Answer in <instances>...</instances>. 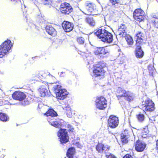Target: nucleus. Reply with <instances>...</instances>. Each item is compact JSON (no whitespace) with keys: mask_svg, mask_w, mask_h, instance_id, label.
I'll return each mask as SVG.
<instances>
[{"mask_svg":"<svg viewBox=\"0 0 158 158\" xmlns=\"http://www.w3.org/2000/svg\"><path fill=\"white\" fill-rule=\"evenodd\" d=\"M134 97L133 93L128 91L124 98L128 102H131L134 100Z\"/></svg>","mask_w":158,"mask_h":158,"instance_id":"nucleus-26","label":"nucleus"},{"mask_svg":"<svg viewBox=\"0 0 158 158\" xmlns=\"http://www.w3.org/2000/svg\"><path fill=\"white\" fill-rule=\"evenodd\" d=\"M57 135L62 145H64L69 141V138L66 129L60 128L57 133Z\"/></svg>","mask_w":158,"mask_h":158,"instance_id":"nucleus-5","label":"nucleus"},{"mask_svg":"<svg viewBox=\"0 0 158 158\" xmlns=\"http://www.w3.org/2000/svg\"><path fill=\"white\" fill-rule=\"evenodd\" d=\"M48 86V84H45L44 85H41L39 89V92L41 97H45L49 95V92L47 89Z\"/></svg>","mask_w":158,"mask_h":158,"instance_id":"nucleus-20","label":"nucleus"},{"mask_svg":"<svg viewBox=\"0 0 158 158\" xmlns=\"http://www.w3.org/2000/svg\"><path fill=\"white\" fill-rule=\"evenodd\" d=\"M146 147V144L141 142L139 140L136 141L135 145V150L139 152L143 151Z\"/></svg>","mask_w":158,"mask_h":158,"instance_id":"nucleus-19","label":"nucleus"},{"mask_svg":"<svg viewBox=\"0 0 158 158\" xmlns=\"http://www.w3.org/2000/svg\"><path fill=\"white\" fill-rule=\"evenodd\" d=\"M108 53L105 47H97L94 52L95 55L100 56L102 58H104V55Z\"/></svg>","mask_w":158,"mask_h":158,"instance_id":"nucleus-16","label":"nucleus"},{"mask_svg":"<svg viewBox=\"0 0 158 158\" xmlns=\"http://www.w3.org/2000/svg\"><path fill=\"white\" fill-rule=\"evenodd\" d=\"M128 91L124 89L118 87L116 92V95L118 100H120L122 97H124Z\"/></svg>","mask_w":158,"mask_h":158,"instance_id":"nucleus-23","label":"nucleus"},{"mask_svg":"<svg viewBox=\"0 0 158 158\" xmlns=\"http://www.w3.org/2000/svg\"><path fill=\"white\" fill-rule=\"evenodd\" d=\"M59 9L60 13L65 15H69L73 11V10L70 4L65 2L60 4Z\"/></svg>","mask_w":158,"mask_h":158,"instance_id":"nucleus-9","label":"nucleus"},{"mask_svg":"<svg viewBox=\"0 0 158 158\" xmlns=\"http://www.w3.org/2000/svg\"><path fill=\"white\" fill-rule=\"evenodd\" d=\"M107 158H116L115 156L113 155L110 154L109 155L107 156Z\"/></svg>","mask_w":158,"mask_h":158,"instance_id":"nucleus-42","label":"nucleus"},{"mask_svg":"<svg viewBox=\"0 0 158 158\" xmlns=\"http://www.w3.org/2000/svg\"><path fill=\"white\" fill-rule=\"evenodd\" d=\"M120 139L123 144H124L128 143V138L127 134L125 133H122L121 134Z\"/></svg>","mask_w":158,"mask_h":158,"instance_id":"nucleus-28","label":"nucleus"},{"mask_svg":"<svg viewBox=\"0 0 158 158\" xmlns=\"http://www.w3.org/2000/svg\"><path fill=\"white\" fill-rule=\"evenodd\" d=\"M79 143V142H77V143H76V144H77V143Z\"/></svg>","mask_w":158,"mask_h":158,"instance_id":"nucleus-46","label":"nucleus"},{"mask_svg":"<svg viewBox=\"0 0 158 158\" xmlns=\"http://www.w3.org/2000/svg\"><path fill=\"white\" fill-rule=\"evenodd\" d=\"M155 105L150 98L143 101L141 105V109L145 112H152L155 109Z\"/></svg>","mask_w":158,"mask_h":158,"instance_id":"nucleus-7","label":"nucleus"},{"mask_svg":"<svg viewBox=\"0 0 158 158\" xmlns=\"http://www.w3.org/2000/svg\"><path fill=\"white\" fill-rule=\"evenodd\" d=\"M123 158H133L132 156L130 154H127L123 157Z\"/></svg>","mask_w":158,"mask_h":158,"instance_id":"nucleus-41","label":"nucleus"},{"mask_svg":"<svg viewBox=\"0 0 158 158\" xmlns=\"http://www.w3.org/2000/svg\"><path fill=\"white\" fill-rule=\"evenodd\" d=\"M135 44L143 45L144 43L143 40L144 38V34L141 31H138L135 34Z\"/></svg>","mask_w":158,"mask_h":158,"instance_id":"nucleus-13","label":"nucleus"},{"mask_svg":"<svg viewBox=\"0 0 158 158\" xmlns=\"http://www.w3.org/2000/svg\"><path fill=\"white\" fill-rule=\"evenodd\" d=\"M119 120L118 117L112 114L110 115L107 121V126L111 129L117 127L119 124Z\"/></svg>","mask_w":158,"mask_h":158,"instance_id":"nucleus-11","label":"nucleus"},{"mask_svg":"<svg viewBox=\"0 0 158 158\" xmlns=\"http://www.w3.org/2000/svg\"><path fill=\"white\" fill-rule=\"evenodd\" d=\"M41 1L44 5L51 4L52 2V0H41Z\"/></svg>","mask_w":158,"mask_h":158,"instance_id":"nucleus-39","label":"nucleus"},{"mask_svg":"<svg viewBox=\"0 0 158 158\" xmlns=\"http://www.w3.org/2000/svg\"><path fill=\"white\" fill-rule=\"evenodd\" d=\"M85 6L89 14L90 15H94V12L96 7L95 4L93 2L88 1L85 2Z\"/></svg>","mask_w":158,"mask_h":158,"instance_id":"nucleus-15","label":"nucleus"},{"mask_svg":"<svg viewBox=\"0 0 158 158\" xmlns=\"http://www.w3.org/2000/svg\"><path fill=\"white\" fill-rule=\"evenodd\" d=\"M44 115L47 117H50L48 118H54V117L57 116V113L53 109L49 108L48 111L44 114Z\"/></svg>","mask_w":158,"mask_h":158,"instance_id":"nucleus-25","label":"nucleus"},{"mask_svg":"<svg viewBox=\"0 0 158 158\" xmlns=\"http://www.w3.org/2000/svg\"><path fill=\"white\" fill-rule=\"evenodd\" d=\"M77 41L79 44H83L84 43L85 40L83 37H79L77 38Z\"/></svg>","mask_w":158,"mask_h":158,"instance_id":"nucleus-38","label":"nucleus"},{"mask_svg":"<svg viewBox=\"0 0 158 158\" xmlns=\"http://www.w3.org/2000/svg\"><path fill=\"white\" fill-rule=\"evenodd\" d=\"M125 39L129 45H132L134 42L133 39L132 37L129 34H126L125 35Z\"/></svg>","mask_w":158,"mask_h":158,"instance_id":"nucleus-33","label":"nucleus"},{"mask_svg":"<svg viewBox=\"0 0 158 158\" xmlns=\"http://www.w3.org/2000/svg\"><path fill=\"white\" fill-rule=\"evenodd\" d=\"M106 66L104 63L99 62L93 65V73L95 77L103 78L105 77L106 71L105 69Z\"/></svg>","mask_w":158,"mask_h":158,"instance_id":"nucleus-2","label":"nucleus"},{"mask_svg":"<svg viewBox=\"0 0 158 158\" xmlns=\"http://www.w3.org/2000/svg\"><path fill=\"white\" fill-rule=\"evenodd\" d=\"M46 31L49 35L52 36H55L57 35V31L52 26H47L46 27Z\"/></svg>","mask_w":158,"mask_h":158,"instance_id":"nucleus-24","label":"nucleus"},{"mask_svg":"<svg viewBox=\"0 0 158 158\" xmlns=\"http://www.w3.org/2000/svg\"><path fill=\"white\" fill-rule=\"evenodd\" d=\"M113 7L115 8H119L120 7V0H109Z\"/></svg>","mask_w":158,"mask_h":158,"instance_id":"nucleus-30","label":"nucleus"},{"mask_svg":"<svg viewBox=\"0 0 158 158\" xmlns=\"http://www.w3.org/2000/svg\"><path fill=\"white\" fill-rule=\"evenodd\" d=\"M85 20L86 22L91 27H94L96 24L94 19L92 17H88L86 18Z\"/></svg>","mask_w":158,"mask_h":158,"instance_id":"nucleus-27","label":"nucleus"},{"mask_svg":"<svg viewBox=\"0 0 158 158\" xmlns=\"http://www.w3.org/2000/svg\"><path fill=\"white\" fill-rule=\"evenodd\" d=\"M149 131L147 127H145L143 128L141 132V136L144 138H145L147 136V135L149 133Z\"/></svg>","mask_w":158,"mask_h":158,"instance_id":"nucleus-35","label":"nucleus"},{"mask_svg":"<svg viewBox=\"0 0 158 158\" xmlns=\"http://www.w3.org/2000/svg\"><path fill=\"white\" fill-rule=\"evenodd\" d=\"M155 149L158 153V139L156 140Z\"/></svg>","mask_w":158,"mask_h":158,"instance_id":"nucleus-43","label":"nucleus"},{"mask_svg":"<svg viewBox=\"0 0 158 158\" xmlns=\"http://www.w3.org/2000/svg\"><path fill=\"white\" fill-rule=\"evenodd\" d=\"M133 17L135 20L139 23L144 22L146 18L144 12L140 8L136 9L134 10Z\"/></svg>","mask_w":158,"mask_h":158,"instance_id":"nucleus-10","label":"nucleus"},{"mask_svg":"<svg viewBox=\"0 0 158 158\" xmlns=\"http://www.w3.org/2000/svg\"><path fill=\"white\" fill-rule=\"evenodd\" d=\"M62 26L64 31L66 32L71 31L74 28L73 24L67 21H64L62 23Z\"/></svg>","mask_w":158,"mask_h":158,"instance_id":"nucleus-14","label":"nucleus"},{"mask_svg":"<svg viewBox=\"0 0 158 158\" xmlns=\"http://www.w3.org/2000/svg\"><path fill=\"white\" fill-rule=\"evenodd\" d=\"M143 45L135 44V55L138 58H142L144 55V52L142 49Z\"/></svg>","mask_w":158,"mask_h":158,"instance_id":"nucleus-18","label":"nucleus"},{"mask_svg":"<svg viewBox=\"0 0 158 158\" xmlns=\"http://www.w3.org/2000/svg\"><path fill=\"white\" fill-rule=\"evenodd\" d=\"M48 121L50 125L57 128L60 127L62 125L59 120L55 118H48Z\"/></svg>","mask_w":158,"mask_h":158,"instance_id":"nucleus-21","label":"nucleus"},{"mask_svg":"<svg viewBox=\"0 0 158 158\" xmlns=\"http://www.w3.org/2000/svg\"><path fill=\"white\" fill-rule=\"evenodd\" d=\"M12 46L11 41L7 40L0 45V58H2L7 55Z\"/></svg>","mask_w":158,"mask_h":158,"instance_id":"nucleus-4","label":"nucleus"},{"mask_svg":"<svg viewBox=\"0 0 158 158\" xmlns=\"http://www.w3.org/2000/svg\"><path fill=\"white\" fill-rule=\"evenodd\" d=\"M157 2H158V0H156Z\"/></svg>","mask_w":158,"mask_h":158,"instance_id":"nucleus-47","label":"nucleus"},{"mask_svg":"<svg viewBox=\"0 0 158 158\" xmlns=\"http://www.w3.org/2000/svg\"><path fill=\"white\" fill-rule=\"evenodd\" d=\"M4 156L3 155H1V156H0V158H3Z\"/></svg>","mask_w":158,"mask_h":158,"instance_id":"nucleus-44","label":"nucleus"},{"mask_svg":"<svg viewBox=\"0 0 158 158\" xmlns=\"http://www.w3.org/2000/svg\"><path fill=\"white\" fill-rule=\"evenodd\" d=\"M127 29V27L124 24H121L118 30L119 35H123Z\"/></svg>","mask_w":158,"mask_h":158,"instance_id":"nucleus-31","label":"nucleus"},{"mask_svg":"<svg viewBox=\"0 0 158 158\" xmlns=\"http://www.w3.org/2000/svg\"><path fill=\"white\" fill-rule=\"evenodd\" d=\"M150 23L154 27L158 29V17H153L150 19Z\"/></svg>","mask_w":158,"mask_h":158,"instance_id":"nucleus-29","label":"nucleus"},{"mask_svg":"<svg viewBox=\"0 0 158 158\" xmlns=\"http://www.w3.org/2000/svg\"><path fill=\"white\" fill-rule=\"evenodd\" d=\"M66 127L68 129V131L69 133H73L75 132L74 128L71 125L69 124H66Z\"/></svg>","mask_w":158,"mask_h":158,"instance_id":"nucleus-36","label":"nucleus"},{"mask_svg":"<svg viewBox=\"0 0 158 158\" xmlns=\"http://www.w3.org/2000/svg\"><path fill=\"white\" fill-rule=\"evenodd\" d=\"M12 46L11 41L7 40L0 45V58H2L7 55Z\"/></svg>","mask_w":158,"mask_h":158,"instance_id":"nucleus-3","label":"nucleus"},{"mask_svg":"<svg viewBox=\"0 0 158 158\" xmlns=\"http://www.w3.org/2000/svg\"><path fill=\"white\" fill-rule=\"evenodd\" d=\"M95 103L96 108L99 110H104L107 106V100L104 97L102 96L96 97Z\"/></svg>","mask_w":158,"mask_h":158,"instance_id":"nucleus-6","label":"nucleus"},{"mask_svg":"<svg viewBox=\"0 0 158 158\" xmlns=\"http://www.w3.org/2000/svg\"><path fill=\"white\" fill-rule=\"evenodd\" d=\"M11 1L17 2L18 1H19L20 0H10Z\"/></svg>","mask_w":158,"mask_h":158,"instance_id":"nucleus-45","label":"nucleus"},{"mask_svg":"<svg viewBox=\"0 0 158 158\" xmlns=\"http://www.w3.org/2000/svg\"><path fill=\"white\" fill-rule=\"evenodd\" d=\"M12 96L14 99L19 101H23L26 97V95L20 91H15L12 94Z\"/></svg>","mask_w":158,"mask_h":158,"instance_id":"nucleus-12","label":"nucleus"},{"mask_svg":"<svg viewBox=\"0 0 158 158\" xmlns=\"http://www.w3.org/2000/svg\"><path fill=\"white\" fill-rule=\"evenodd\" d=\"M95 35L102 42L110 43L113 41L112 34L104 28L98 29L94 32Z\"/></svg>","mask_w":158,"mask_h":158,"instance_id":"nucleus-1","label":"nucleus"},{"mask_svg":"<svg viewBox=\"0 0 158 158\" xmlns=\"http://www.w3.org/2000/svg\"><path fill=\"white\" fill-rule=\"evenodd\" d=\"M65 110L67 116L69 118H71L74 114V111L70 107H66Z\"/></svg>","mask_w":158,"mask_h":158,"instance_id":"nucleus-32","label":"nucleus"},{"mask_svg":"<svg viewBox=\"0 0 158 158\" xmlns=\"http://www.w3.org/2000/svg\"><path fill=\"white\" fill-rule=\"evenodd\" d=\"M76 153V149L73 147L68 148L66 152V156L68 158H78V157L75 156Z\"/></svg>","mask_w":158,"mask_h":158,"instance_id":"nucleus-22","label":"nucleus"},{"mask_svg":"<svg viewBox=\"0 0 158 158\" xmlns=\"http://www.w3.org/2000/svg\"><path fill=\"white\" fill-rule=\"evenodd\" d=\"M96 150L99 153H102L103 151L105 152L106 151H108L110 149V147L107 145H105L101 143H98L96 146Z\"/></svg>","mask_w":158,"mask_h":158,"instance_id":"nucleus-17","label":"nucleus"},{"mask_svg":"<svg viewBox=\"0 0 158 158\" xmlns=\"http://www.w3.org/2000/svg\"><path fill=\"white\" fill-rule=\"evenodd\" d=\"M35 74L36 77L39 78H40L42 76L41 74L39 71L36 72Z\"/></svg>","mask_w":158,"mask_h":158,"instance_id":"nucleus-40","label":"nucleus"},{"mask_svg":"<svg viewBox=\"0 0 158 158\" xmlns=\"http://www.w3.org/2000/svg\"><path fill=\"white\" fill-rule=\"evenodd\" d=\"M25 11L26 12H27V10H25Z\"/></svg>","mask_w":158,"mask_h":158,"instance_id":"nucleus-48","label":"nucleus"},{"mask_svg":"<svg viewBox=\"0 0 158 158\" xmlns=\"http://www.w3.org/2000/svg\"><path fill=\"white\" fill-rule=\"evenodd\" d=\"M7 117L5 114L2 113H0V120L5 122L7 121Z\"/></svg>","mask_w":158,"mask_h":158,"instance_id":"nucleus-37","label":"nucleus"},{"mask_svg":"<svg viewBox=\"0 0 158 158\" xmlns=\"http://www.w3.org/2000/svg\"><path fill=\"white\" fill-rule=\"evenodd\" d=\"M136 117L137 120L139 122H143L144 120V115L141 113H139L136 115Z\"/></svg>","mask_w":158,"mask_h":158,"instance_id":"nucleus-34","label":"nucleus"},{"mask_svg":"<svg viewBox=\"0 0 158 158\" xmlns=\"http://www.w3.org/2000/svg\"><path fill=\"white\" fill-rule=\"evenodd\" d=\"M54 91L56 93V98L59 100H63L67 97L68 95V92L64 89H61V86L60 85L55 86L54 87Z\"/></svg>","mask_w":158,"mask_h":158,"instance_id":"nucleus-8","label":"nucleus"}]
</instances>
